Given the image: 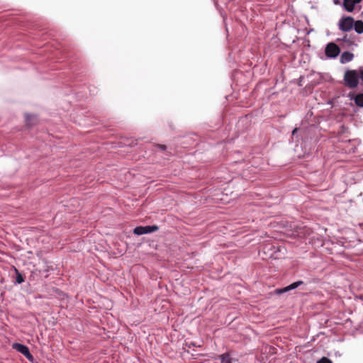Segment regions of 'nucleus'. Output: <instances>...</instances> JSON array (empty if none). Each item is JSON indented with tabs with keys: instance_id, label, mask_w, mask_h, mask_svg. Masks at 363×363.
Listing matches in <instances>:
<instances>
[{
	"instance_id": "1",
	"label": "nucleus",
	"mask_w": 363,
	"mask_h": 363,
	"mask_svg": "<svg viewBox=\"0 0 363 363\" xmlns=\"http://www.w3.org/2000/svg\"><path fill=\"white\" fill-rule=\"evenodd\" d=\"M360 79V69L358 70L349 69L344 74V82L346 86L350 89H354L359 84Z\"/></svg>"
},
{
	"instance_id": "2",
	"label": "nucleus",
	"mask_w": 363,
	"mask_h": 363,
	"mask_svg": "<svg viewBox=\"0 0 363 363\" xmlns=\"http://www.w3.org/2000/svg\"><path fill=\"white\" fill-rule=\"evenodd\" d=\"M353 24L354 19L352 17H344L339 21V28L343 32H348L352 30Z\"/></svg>"
},
{
	"instance_id": "3",
	"label": "nucleus",
	"mask_w": 363,
	"mask_h": 363,
	"mask_svg": "<svg viewBox=\"0 0 363 363\" xmlns=\"http://www.w3.org/2000/svg\"><path fill=\"white\" fill-rule=\"evenodd\" d=\"M159 229L157 225L138 226L134 228L133 233L138 235L151 233Z\"/></svg>"
},
{
	"instance_id": "4",
	"label": "nucleus",
	"mask_w": 363,
	"mask_h": 363,
	"mask_svg": "<svg viewBox=\"0 0 363 363\" xmlns=\"http://www.w3.org/2000/svg\"><path fill=\"white\" fill-rule=\"evenodd\" d=\"M325 52L327 57L334 58L340 54V50L335 43H330L327 45Z\"/></svg>"
},
{
	"instance_id": "5",
	"label": "nucleus",
	"mask_w": 363,
	"mask_h": 363,
	"mask_svg": "<svg viewBox=\"0 0 363 363\" xmlns=\"http://www.w3.org/2000/svg\"><path fill=\"white\" fill-rule=\"evenodd\" d=\"M13 347L20 353L23 354L27 359H31L33 358V356L30 354L29 349L27 346L19 343H15L13 344Z\"/></svg>"
},
{
	"instance_id": "6",
	"label": "nucleus",
	"mask_w": 363,
	"mask_h": 363,
	"mask_svg": "<svg viewBox=\"0 0 363 363\" xmlns=\"http://www.w3.org/2000/svg\"><path fill=\"white\" fill-rule=\"evenodd\" d=\"M303 284V282L302 281H296V282L292 283L291 284L289 285L286 287H284L283 289H277L276 293L277 294H281L289 291L290 290L294 289L297 288L298 286L302 285Z\"/></svg>"
},
{
	"instance_id": "7",
	"label": "nucleus",
	"mask_w": 363,
	"mask_h": 363,
	"mask_svg": "<svg viewBox=\"0 0 363 363\" xmlns=\"http://www.w3.org/2000/svg\"><path fill=\"white\" fill-rule=\"evenodd\" d=\"M362 1V0H344L343 6L348 12H352L354 9L355 4L360 3Z\"/></svg>"
},
{
	"instance_id": "8",
	"label": "nucleus",
	"mask_w": 363,
	"mask_h": 363,
	"mask_svg": "<svg viewBox=\"0 0 363 363\" xmlns=\"http://www.w3.org/2000/svg\"><path fill=\"white\" fill-rule=\"evenodd\" d=\"M343 43L346 44L347 46H351L353 45H356V36L352 35L345 34L342 39Z\"/></svg>"
},
{
	"instance_id": "9",
	"label": "nucleus",
	"mask_w": 363,
	"mask_h": 363,
	"mask_svg": "<svg viewBox=\"0 0 363 363\" xmlns=\"http://www.w3.org/2000/svg\"><path fill=\"white\" fill-rule=\"evenodd\" d=\"M354 55L350 52H344L340 56V62L342 64L347 63L352 60Z\"/></svg>"
},
{
	"instance_id": "10",
	"label": "nucleus",
	"mask_w": 363,
	"mask_h": 363,
	"mask_svg": "<svg viewBox=\"0 0 363 363\" xmlns=\"http://www.w3.org/2000/svg\"><path fill=\"white\" fill-rule=\"evenodd\" d=\"M121 143L125 146H133L137 144V140L133 138H123L121 141Z\"/></svg>"
},
{
	"instance_id": "11",
	"label": "nucleus",
	"mask_w": 363,
	"mask_h": 363,
	"mask_svg": "<svg viewBox=\"0 0 363 363\" xmlns=\"http://www.w3.org/2000/svg\"><path fill=\"white\" fill-rule=\"evenodd\" d=\"M353 26L354 28L355 31L360 34L363 33V21H354Z\"/></svg>"
},
{
	"instance_id": "12",
	"label": "nucleus",
	"mask_w": 363,
	"mask_h": 363,
	"mask_svg": "<svg viewBox=\"0 0 363 363\" xmlns=\"http://www.w3.org/2000/svg\"><path fill=\"white\" fill-rule=\"evenodd\" d=\"M354 102L357 106L363 107V94H358L354 97Z\"/></svg>"
},
{
	"instance_id": "13",
	"label": "nucleus",
	"mask_w": 363,
	"mask_h": 363,
	"mask_svg": "<svg viewBox=\"0 0 363 363\" xmlns=\"http://www.w3.org/2000/svg\"><path fill=\"white\" fill-rule=\"evenodd\" d=\"M220 363H231L230 355L228 353L223 354L218 357Z\"/></svg>"
},
{
	"instance_id": "14",
	"label": "nucleus",
	"mask_w": 363,
	"mask_h": 363,
	"mask_svg": "<svg viewBox=\"0 0 363 363\" xmlns=\"http://www.w3.org/2000/svg\"><path fill=\"white\" fill-rule=\"evenodd\" d=\"M16 273H17V277H16V282L18 284H21L22 282L24 281V279L23 277V276L18 273V270L16 269Z\"/></svg>"
},
{
	"instance_id": "15",
	"label": "nucleus",
	"mask_w": 363,
	"mask_h": 363,
	"mask_svg": "<svg viewBox=\"0 0 363 363\" xmlns=\"http://www.w3.org/2000/svg\"><path fill=\"white\" fill-rule=\"evenodd\" d=\"M317 363H333V362L328 357H323Z\"/></svg>"
},
{
	"instance_id": "16",
	"label": "nucleus",
	"mask_w": 363,
	"mask_h": 363,
	"mask_svg": "<svg viewBox=\"0 0 363 363\" xmlns=\"http://www.w3.org/2000/svg\"><path fill=\"white\" fill-rule=\"evenodd\" d=\"M155 148H156V150H158L165 151L167 149V147L165 145H156Z\"/></svg>"
},
{
	"instance_id": "17",
	"label": "nucleus",
	"mask_w": 363,
	"mask_h": 363,
	"mask_svg": "<svg viewBox=\"0 0 363 363\" xmlns=\"http://www.w3.org/2000/svg\"><path fill=\"white\" fill-rule=\"evenodd\" d=\"M360 79L363 82V68H360Z\"/></svg>"
},
{
	"instance_id": "18",
	"label": "nucleus",
	"mask_w": 363,
	"mask_h": 363,
	"mask_svg": "<svg viewBox=\"0 0 363 363\" xmlns=\"http://www.w3.org/2000/svg\"><path fill=\"white\" fill-rule=\"evenodd\" d=\"M298 130V129L297 128H294L292 131V135H295V134H296Z\"/></svg>"
},
{
	"instance_id": "19",
	"label": "nucleus",
	"mask_w": 363,
	"mask_h": 363,
	"mask_svg": "<svg viewBox=\"0 0 363 363\" xmlns=\"http://www.w3.org/2000/svg\"><path fill=\"white\" fill-rule=\"evenodd\" d=\"M28 119H29V116H26V121H27L28 122Z\"/></svg>"
}]
</instances>
